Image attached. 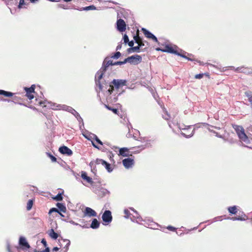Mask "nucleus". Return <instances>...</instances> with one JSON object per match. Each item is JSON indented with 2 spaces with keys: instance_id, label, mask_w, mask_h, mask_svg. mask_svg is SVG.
<instances>
[{
  "instance_id": "nucleus-1",
  "label": "nucleus",
  "mask_w": 252,
  "mask_h": 252,
  "mask_svg": "<svg viewBox=\"0 0 252 252\" xmlns=\"http://www.w3.org/2000/svg\"><path fill=\"white\" fill-rule=\"evenodd\" d=\"M233 128L235 129L239 138L241 141L246 144H250V140L248 136L246 135L244 128L241 126L234 125Z\"/></svg>"
},
{
  "instance_id": "nucleus-2",
  "label": "nucleus",
  "mask_w": 252,
  "mask_h": 252,
  "mask_svg": "<svg viewBox=\"0 0 252 252\" xmlns=\"http://www.w3.org/2000/svg\"><path fill=\"white\" fill-rule=\"evenodd\" d=\"M106 71L103 70L101 67L99 70L97 71L95 75V83L100 91H102V83L101 80L104 78L105 73Z\"/></svg>"
},
{
  "instance_id": "nucleus-3",
  "label": "nucleus",
  "mask_w": 252,
  "mask_h": 252,
  "mask_svg": "<svg viewBox=\"0 0 252 252\" xmlns=\"http://www.w3.org/2000/svg\"><path fill=\"white\" fill-rule=\"evenodd\" d=\"M62 109L68 112L71 113L72 114L74 115L75 118L77 119L78 121L79 122L80 124H82V125L84 126V122L83 119L80 116V114L73 108L70 106H66V105H63L62 106Z\"/></svg>"
},
{
  "instance_id": "nucleus-4",
  "label": "nucleus",
  "mask_w": 252,
  "mask_h": 252,
  "mask_svg": "<svg viewBox=\"0 0 252 252\" xmlns=\"http://www.w3.org/2000/svg\"><path fill=\"white\" fill-rule=\"evenodd\" d=\"M101 218L103 222L105 223H103V224L106 225V224L111 222L113 220V217L111 211L108 210L104 211Z\"/></svg>"
},
{
  "instance_id": "nucleus-5",
  "label": "nucleus",
  "mask_w": 252,
  "mask_h": 252,
  "mask_svg": "<svg viewBox=\"0 0 252 252\" xmlns=\"http://www.w3.org/2000/svg\"><path fill=\"white\" fill-rule=\"evenodd\" d=\"M127 81L125 79H114L111 81V84L113 87L118 90L121 87L126 85Z\"/></svg>"
},
{
  "instance_id": "nucleus-6",
  "label": "nucleus",
  "mask_w": 252,
  "mask_h": 252,
  "mask_svg": "<svg viewBox=\"0 0 252 252\" xmlns=\"http://www.w3.org/2000/svg\"><path fill=\"white\" fill-rule=\"evenodd\" d=\"M156 50L160 51H162V52H166L168 53L174 54L178 56H181L179 52L174 50V49L172 46L168 44L165 45L164 49L157 48L156 49Z\"/></svg>"
},
{
  "instance_id": "nucleus-7",
  "label": "nucleus",
  "mask_w": 252,
  "mask_h": 252,
  "mask_svg": "<svg viewBox=\"0 0 252 252\" xmlns=\"http://www.w3.org/2000/svg\"><path fill=\"white\" fill-rule=\"evenodd\" d=\"M95 162L97 164H101L104 166L108 172L111 173L112 172L113 168L112 167L111 164L105 160L102 159L97 158Z\"/></svg>"
},
{
  "instance_id": "nucleus-8",
  "label": "nucleus",
  "mask_w": 252,
  "mask_h": 252,
  "mask_svg": "<svg viewBox=\"0 0 252 252\" xmlns=\"http://www.w3.org/2000/svg\"><path fill=\"white\" fill-rule=\"evenodd\" d=\"M141 30L146 37L151 39L157 43L158 42L157 37L149 30L144 28H142Z\"/></svg>"
},
{
  "instance_id": "nucleus-9",
  "label": "nucleus",
  "mask_w": 252,
  "mask_h": 252,
  "mask_svg": "<svg viewBox=\"0 0 252 252\" xmlns=\"http://www.w3.org/2000/svg\"><path fill=\"white\" fill-rule=\"evenodd\" d=\"M18 244L22 250L30 249L31 248V246L27 241L26 238L24 236H20L19 237Z\"/></svg>"
},
{
  "instance_id": "nucleus-10",
  "label": "nucleus",
  "mask_w": 252,
  "mask_h": 252,
  "mask_svg": "<svg viewBox=\"0 0 252 252\" xmlns=\"http://www.w3.org/2000/svg\"><path fill=\"white\" fill-rule=\"evenodd\" d=\"M116 25L117 29L120 32H123L126 30V24L122 19L117 20Z\"/></svg>"
},
{
  "instance_id": "nucleus-11",
  "label": "nucleus",
  "mask_w": 252,
  "mask_h": 252,
  "mask_svg": "<svg viewBox=\"0 0 252 252\" xmlns=\"http://www.w3.org/2000/svg\"><path fill=\"white\" fill-rule=\"evenodd\" d=\"M84 217H96V212L90 207H86L83 211Z\"/></svg>"
},
{
  "instance_id": "nucleus-12",
  "label": "nucleus",
  "mask_w": 252,
  "mask_h": 252,
  "mask_svg": "<svg viewBox=\"0 0 252 252\" xmlns=\"http://www.w3.org/2000/svg\"><path fill=\"white\" fill-rule=\"evenodd\" d=\"M58 242L61 247L64 245V248L65 249V252L68 250L69 247L70 245V241L69 240L63 239V237H61V238L58 239Z\"/></svg>"
},
{
  "instance_id": "nucleus-13",
  "label": "nucleus",
  "mask_w": 252,
  "mask_h": 252,
  "mask_svg": "<svg viewBox=\"0 0 252 252\" xmlns=\"http://www.w3.org/2000/svg\"><path fill=\"white\" fill-rule=\"evenodd\" d=\"M130 57V63L131 64L137 65L142 62V57L139 55H134Z\"/></svg>"
},
{
  "instance_id": "nucleus-14",
  "label": "nucleus",
  "mask_w": 252,
  "mask_h": 252,
  "mask_svg": "<svg viewBox=\"0 0 252 252\" xmlns=\"http://www.w3.org/2000/svg\"><path fill=\"white\" fill-rule=\"evenodd\" d=\"M122 162L124 166L126 169H129L132 167V165L134 163V161L133 159L128 158L124 159L122 161Z\"/></svg>"
},
{
  "instance_id": "nucleus-15",
  "label": "nucleus",
  "mask_w": 252,
  "mask_h": 252,
  "mask_svg": "<svg viewBox=\"0 0 252 252\" xmlns=\"http://www.w3.org/2000/svg\"><path fill=\"white\" fill-rule=\"evenodd\" d=\"M59 151L63 155L70 156L72 155L73 152L71 149L65 146H61L59 149Z\"/></svg>"
},
{
  "instance_id": "nucleus-16",
  "label": "nucleus",
  "mask_w": 252,
  "mask_h": 252,
  "mask_svg": "<svg viewBox=\"0 0 252 252\" xmlns=\"http://www.w3.org/2000/svg\"><path fill=\"white\" fill-rule=\"evenodd\" d=\"M107 59H108V58L106 57L104 59V61L103 62L102 65L101 66L102 69H103V70H105V71L107 70L108 67L110 65H114V63L113 62V61L112 60H108L107 61Z\"/></svg>"
},
{
  "instance_id": "nucleus-17",
  "label": "nucleus",
  "mask_w": 252,
  "mask_h": 252,
  "mask_svg": "<svg viewBox=\"0 0 252 252\" xmlns=\"http://www.w3.org/2000/svg\"><path fill=\"white\" fill-rule=\"evenodd\" d=\"M81 177L84 180L86 181L87 183L90 184H92L93 183H94L92 178L88 176V174L86 172L81 171Z\"/></svg>"
},
{
  "instance_id": "nucleus-18",
  "label": "nucleus",
  "mask_w": 252,
  "mask_h": 252,
  "mask_svg": "<svg viewBox=\"0 0 252 252\" xmlns=\"http://www.w3.org/2000/svg\"><path fill=\"white\" fill-rule=\"evenodd\" d=\"M111 81L110 80L108 79L106 75L104 76V78L101 80L102 83V90L103 88L105 87L107 88V87H112V85L111 84Z\"/></svg>"
},
{
  "instance_id": "nucleus-19",
  "label": "nucleus",
  "mask_w": 252,
  "mask_h": 252,
  "mask_svg": "<svg viewBox=\"0 0 252 252\" xmlns=\"http://www.w3.org/2000/svg\"><path fill=\"white\" fill-rule=\"evenodd\" d=\"M98 188L99 189L98 191H97L96 194H97L100 197H103L109 193V191L105 188L101 187H98Z\"/></svg>"
},
{
  "instance_id": "nucleus-20",
  "label": "nucleus",
  "mask_w": 252,
  "mask_h": 252,
  "mask_svg": "<svg viewBox=\"0 0 252 252\" xmlns=\"http://www.w3.org/2000/svg\"><path fill=\"white\" fill-rule=\"evenodd\" d=\"M129 149L126 147L121 148L119 149V155L124 157H127L131 155L128 153Z\"/></svg>"
},
{
  "instance_id": "nucleus-21",
  "label": "nucleus",
  "mask_w": 252,
  "mask_h": 252,
  "mask_svg": "<svg viewBox=\"0 0 252 252\" xmlns=\"http://www.w3.org/2000/svg\"><path fill=\"white\" fill-rule=\"evenodd\" d=\"M100 226V222L96 219H93L91 225H90V228L92 229H97Z\"/></svg>"
},
{
  "instance_id": "nucleus-22",
  "label": "nucleus",
  "mask_w": 252,
  "mask_h": 252,
  "mask_svg": "<svg viewBox=\"0 0 252 252\" xmlns=\"http://www.w3.org/2000/svg\"><path fill=\"white\" fill-rule=\"evenodd\" d=\"M245 94L250 102V109L252 113V92L251 91L246 92Z\"/></svg>"
},
{
  "instance_id": "nucleus-23",
  "label": "nucleus",
  "mask_w": 252,
  "mask_h": 252,
  "mask_svg": "<svg viewBox=\"0 0 252 252\" xmlns=\"http://www.w3.org/2000/svg\"><path fill=\"white\" fill-rule=\"evenodd\" d=\"M48 235L54 240H56L59 236V234L53 228L49 230Z\"/></svg>"
},
{
  "instance_id": "nucleus-24",
  "label": "nucleus",
  "mask_w": 252,
  "mask_h": 252,
  "mask_svg": "<svg viewBox=\"0 0 252 252\" xmlns=\"http://www.w3.org/2000/svg\"><path fill=\"white\" fill-rule=\"evenodd\" d=\"M56 206L57 207V208L60 212H62L63 213L66 212V208L63 203L58 202L56 204Z\"/></svg>"
},
{
  "instance_id": "nucleus-25",
  "label": "nucleus",
  "mask_w": 252,
  "mask_h": 252,
  "mask_svg": "<svg viewBox=\"0 0 252 252\" xmlns=\"http://www.w3.org/2000/svg\"><path fill=\"white\" fill-rule=\"evenodd\" d=\"M35 85L34 84L32 85L30 87H24V90L27 94L29 93H35Z\"/></svg>"
},
{
  "instance_id": "nucleus-26",
  "label": "nucleus",
  "mask_w": 252,
  "mask_h": 252,
  "mask_svg": "<svg viewBox=\"0 0 252 252\" xmlns=\"http://www.w3.org/2000/svg\"><path fill=\"white\" fill-rule=\"evenodd\" d=\"M0 95H2L6 97H11L13 95V93L3 90H0Z\"/></svg>"
},
{
  "instance_id": "nucleus-27",
  "label": "nucleus",
  "mask_w": 252,
  "mask_h": 252,
  "mask_svg": "<svg viewBox=\"0 0 252 252\" xmlns=\"http://www.w3.org/2000/svg\"><path fill=\"white\" fill-rule=\"evenodd\" d=\"M95 9H96V7L94 5H89L88 6L81 7V8H80V9H79V10H80V11H83V10L88 11V10H95Z\"/></svg>"
},
{
  "instance_id": "nucleus-28",
  "label": "nucleus",
  "mask_w": 252,
  "mask_h": 252,
  "mask_svg": "<svg viewBox=\"0 0 252 252\" xmlns=\"http://www.w3.org/2000/svg\"><path fill=\"white\" fill-rule=\"evenodd\" d=\"M227 210L228 212L231 214L235 215L237 212V208L236 206H230L228 207Z\"/></svg>"
},
{
  "instance_id": "nucleus-29",
  "label": "nucleus",
  "mask_w": 252,
  "mask_h": 252,
  "mask_svg": "<svg viewBox=\"0 0 252 252\" xmlns=\"http://www.w3.org/2000/svg\"><path fill=\"white\" fill-rule=\"evenodd\" d=\"M145 45L143 42H140L138 43V45L136 46H134L133 48L134 49L135 52L136 53H139L140 48L143 47Z\"/></svg>"
},
{
  "instance_id": "nucleus-30",
  "label": "nucleus",
  "mask_w": 252,
  "mask_h": 252,
  "mask_svg": "<svg viewBox=\"0 0 252 252\" xmlns=\"http://www.w3.org/2000/svg\"><path fill=\"white\" fill-rule=\"evenodd\" d=\"M91 185L92 186L93 191L96 194L99 189L98 187H100V185L98 184H95L94 182Z\"/></svg>"
},
{
  "instance_id": "nucleus-31",
  "label": "nucleus",
  "mask_w": 252,
  "mask_h": 252,
  "mask_svg": "<svg viewBox=\"0 0 252 252\" xmlns=\"http://www.w3.org/2000/svg\"><path fill=\"white\" fill-rule=\"evenodd\" d=\"M33 204V201L32 199H29L28 201L27 204V210L30 211L32 209Z\"/></svg>"
},
{
  "instance_id": "nucleus-32",
  "label": "nucleus",
  "mask_w": 252,
  "mask_h": 252,
  "mask_svg": "<svg viewBox=\"0 0 252 252\" xmlns=\"http://www.w3.org/2000/svg\"><path fill=\"white\" fill-rule=\"evenodd\" d=\"M53 198L54 200L57 201H62L63 199V194L62 193H59Z\"/></svg>"
},
{
  "instance_id": "nucleus-33",
  "label": "nucleus",
  "mask_w": 252,
  "mask_h": 252,
  "mask_svg": "<svg viewBox=\"0 0 252 252\" xmlns=\"http://www.w3.org/2000/svg\"><path fill=\"white\" fill-rule=\"evenodd\" d=\"M93 139H94L98 144L102 145L103 142L98 138L96 135L92 134Z\"/></svg>"
},
{
  "instance_id": "nucleus-34",
  "label": "nucleus",
  "mask_w": 252,
  "mask_h": 252,
  "mask_svg": "<svg viewBox=\"0 0 252 252\" xmlns=\"http://www.w3.org/2000/svg\"><path fill=\"white\" fill-rule=\"evenodd\" d=\"M46 155L48 156V157H49L51 159L52 162H55L57 161V158L55 157H54L52 154H51V153L49 152H47Z\"/></svg>"
},
{
  "instance_id": "nucleus-35",
  "label": "nucleus",
  "mask_w": 252,
  "mask_h": 252,
  "mask_svg": "<svg viewBox=\"0 0 252 252\" xmlns=\"http://www.w3.org/2000/svg\"><path fill=\"white\" fill-rule=\"evenodd\" d=\"M105 107L107 109L112 111L113 112V113H114L115 114H117L118 113V110L117 108L111 107L107 105H105Z\"/></svg>"
},
{
  "instance_id": "nucleus-36",
  "label": "nucleus",
  "mask_w": 252,
  "mask_h": 252,
  "mask_svg": "<svg viewBox=\"0 0 252 252\" xmlns=\"http://www.w3.org/2000/svg\"><path fill=\"white\" fill-rule=\"evenodd\" d=\"M121 53L119 51H117L111 56V58L114 59H118L121 57Z\"/></svg>"
},
{
  "instance_id": "nucleus-37",
  "label": "nucleus",
  "mask_w": 252,
  "mask_h": 252,
  "mask_svg": "<svg viewBox=\"0 0 252 252\" xmlns=\"http://www.w3.org/2000/svg\"><path fill=\"white\" fill-rule=\"evenodd\" d=\"M163 111L164 112V114L162 115V117L164 119L167 120L170 119V116L167 111L165 110H163Z\"/></svg>"
},
{
  "instance_id": "nucleus-38",
  "label": "nucleus",
  "mask_w": 252,
  "mask_h": 252,
  "mask_svg": "<svg viewBox=\"0 0 252 252\" xmlns=\"http://www.w3.org/2000/svg\"><path fill=\"white\" fill-rule=\"evenodd\" d=\"M92 134L93 133H89V135H88L87 134H83V135L87 140L92 141V139H93Z\"/></svg>"
},
{
  "instance_id": "nucleus-39",
  "label": "nucleus",
  "mask_w": 252,
  "mask_h": 252,
  "mask_svg": "<svg viewBox=\"0 0 252 252\" xmlns=\"http://www.w3.org/2000/svg\"><path fill=\"white\" fill-rule=\"evenodd\" d=\"M123 39L124 40V44H127V43H128L129 41L128 35L126 34H125L123 36Z\"/></svg>"
},
{
  "instance_id": "nucleus-40",
  "label": "nucleus",
  "mask_w": 252,
  "mask_h": 252,
  "mask_svg": "<svg viewBox=\"0 0 252 252\" xmlns=\"http://www.w3.org/2000/svg\"><path fill=\"white\" fill-rule=\"evenodd\" d=\"M181 134L185 137L186 138H190L191 137H192L193 134H194V130H192V131L191 132V133L189 135H187L184 132H182L181 133Z\"/></svg>"
},
{
  "instance_id": "nucleus-41",
  "label": "nucleus",
  "mask_w": 252,
  "mask_h": 252,
  "mask_svg": "<svg viewBox=\"0 0 252 252\" xmlns=\"http://www.w3.org/2000/svg\"><path fill=\"white\" fill-rule=\"evenodd\" d=\"M25 4L26 3L24 0H20L19 4L18 5V8L19 9H21L22 8L23 5H25Z\"/></svg>"
},
{
  "instance_id": "nucleus-42",
  "label": "nucleus",
  "mask_w": 252,
  "mask_h": 252,
  "mask_svg": "<svg viewBox=\"0 0 252 252\" xmlns=\"http://www.w3.org/2000/svg\"><path fill=\"white\" fill-rule=\"evenodd\" d=\"M124 213L126 215L125 216V218L126 219H128L129 218V216L131 215L129 211L127 209L124 210Z\"/></svg>"
},
{
  "instance_id": "nucleus-43",
  "label": "nucleus",
  "mask_w": 252,
  "mask_h": 252,
  "mask_svg": "<svg viewBox=\"0 0 252 252\" xmlns=\"http://www.w3.org/2000/svg\"><path fill=\"white\" fill-rule=\"evenodd\" d=\"M130 209L137 215L136 217L133 216L134 218H136V219L139 220L141 219L140 216L138 215V212L136 210H135L132 207L130 208Z\"/></svg>"
},
{
  "instance_id": "nucleus-44",
  "label": "nucleus",
  "mask_w": 252,
  "mask_h": 252,
  "mask_svg": "<svg viewBox=\"0 0 252 252\" xmlns=\"http://www.w3.org/2000/svg\"><path fill=\"white\" fill-rule=\"evenodd\" d=\"M231 220H241V221H243V220H245V219H244V218H242V217H232Z\"/></svg>"
},
{
  "instance_id": "nucleus-45",
  "label": "nucleus",
  "mask_w": 252,
  "mask_h": 252,
  "mask_svg": "<svg viewBox=\"0 0 252 252\" xmlns=\"http://www.w3.org/2000/svg\"><path fill=\"white\" fill-rule=\"evenodd\" d=\"M59 212V211L58 210V208H52L50 209L49 211V214H51V213H52L53 212H56V213H58Z\"/></svg>"
},
{
  "instance_id": "nucleus-46",
  "label": "nucleus",
  "mask_w": 252,
  "mask_h": 252,
  "mask_svg": "<svg viewBox=\"0 0 252 252\" xmlns=\"http://www.w3.org/2000/svg\"><path fill=\"white\" fill-rule=\"evenodd\" d=\"M114 91V88L112 86V87H110V88L107 91V93L108 95H111Z\"/></svg>"
},
{
  "instance_id": "nucleus-47",
  "label": "nucleus",
  "mask_w": 252,
  "mask_h": 252,
  "mask_svg": "<svg viewBox=\"0 0 252 252\" xmlns=\"http://www.w3.org/2000/svg\"><path fill=\"white\" fill-rule=\"evenodd\" d=\"M26 96L30 99L32 100L34 98V96L33 94H32L31 93L27 94H26Z\"/></svg>"
},
{
  "instance_id": "nucleus-48",
  "label": "nucleus",
  "mask_w": 252,
  "mask_h": 252,
  "mask_svg": "<svg viewBox=\"0 0 252 252\" xmlns=\"http://www.w3.org/2000/svg\"><path fill=\"white\" fill-rule=\"evenodd\" d=\"M203 75H204V74H203V73H199V74H196L195 76V78L198 79H200L203 77Z\"/></svg>"
},
{
  "instance_id": "nucleus-49",
  "label": "nucleus",
  "mask_w": 252,
  "mask_h": 252,
  "mask_svg": "<svg viewBox=\"0 0 252 252\" xmlns=\"http://www.w3.org/2000/svg\"><path fill=\"white\" fill-rule=\"evenodd\" d=\"M34 252H50V248L49 247H46L45 250L42 251H37L36 250H34Z\"/></svg>"
},
{
  "instance_id": "nucleus-50",
  "label": "nucleus",
  "mask_w": 252,
  "mask_h": 252,
  "mask_svg": "<svg viewBox=\"0 0 252 252\" xmlns=\"http://www.w3.org/2000/svg\"><path fill=\"white\" fill-rule=\"evenodd\" d=\"M6 249L8 252H12L10 250V245L8 241L6 242Z\"/></svg>"
},
{
  "instance_id": "nucleus-51",
  "label": "nucleus",
  "mask_w": 252,
  "mask_h": 252,
  "mask_svg": "<svg viewBox=\"0 0 252 252\" xmlns=\"http://www.w3.org/2000/svg\"><path fill=\"white\" fill-rule=\"evenodd\" d=\"M134 40H131V41H128V42L127 43V44H128V45L130 47H134Z\"/></svg>"
},
{
  "instance_id": "nucleus-52",
  "label": "nucleus",
  "mask_w": 252,
  "mask_h": 252,
  "mask_svg": "<svg viewBox=\"0 0 252 252\" xmlns=\"http://www.w3.org/2000/svg\"><path fill=\"white\" fill-rule=\"evenodd\" d=\"M127 53L129 54L135 52L133 47H130L127 49Z\"/></svg>"
},
{
  "instance_id": "nucleus-53",
  "label": "nucleus",
  "mask_w": 252,
  "mask_h": 252,
  "mask_svg": "<svg viewBox=\"0 0 252 252\" xmlns=\"http://www.w3.org/2000/svg\"><path fill=\"white\" fill-rule=\"evenodd\" d=\"M167 229L171 231H175L176 228L172 226L169 225L167 227Z\"/></svg>"
},
{
  "instance_id": "nucleus-54",
  "label": "nucleus",
  "mask_w": 252,
  "mask_h": 252,
  "mask_svg": "<svg viewBox=\"0 0 252 252\" xmlns=\"http://www.w3.org/2000/svg\"><path fill=\"white\" fill-rule=\"evenodd\" d=\"M133 38L135 43L138 44L140 42L139 40V37H138L136 35H134Z\"/></svg>"
},
{
  "instance_id": "nucleus-55",
  "label": "nucleus",
  "mask_w": 252,
  "mask_h": 252,
  "mask_svg": "<svg viewBox=\"0 0 252 252\" xmlns=\"http://www.w3.org/2000/svg\"><path fill=\"white\" fill-rule=\"evenodd\" d=\"M180 55H181V56H180V57H182L183 58L186 59L188 61H193V60L192 59L188 57L187 56H185V55H184L183 54L180 53Z\"/></svg>"
},
{
  "instance_id": "nucleus-56",
  "label": "nucleus",
  "mask_w": 252,
  "mask_h": 252,
  "mask_svg": "<svg viewBox=\"0 0 252 252\" xmlns=\"http://www.w3.org/2000/svg\"><path fill=\"white\" fill-rule=\"evenodd\" d=\"M41 243L43 245V246L45 247V248L46 247H47V242L46 241V240L44 239V238H43L42 240H41Z\"/></svg>"
},
{
  "instance_id": "nucleus-57",
  "label": "nucleus",
  "mask_w": 252,
  "mask_h": 252,
  "mask_svg": "<svg viewBox=\"0 0 252 252\" xmlns=\"http://www.w3.org/2000/svg\"><path fill=\"white\" fill-rule=\"evenodd\" d=\"M130 57H127V58H126V59H125L123 61V64H125V63H130Z\"/></svg>"
},
{
  "instance_id": "nucleus-58",
  "label": "nucleus",
  "mask_w": 252,
  "mask_h": 252,
  "mask_svg": "<svg viewBox=\"0 0 252 252\" xmlns=\"http://www.w3.org/2000/svg\"><path fill=\"white\" fill-rule=\"evenodd\" d=\"M124 64L123 61H117L114 63V65H122Z\"/></svg>"
},
{
  "instance_id": "nucleus-59",
  "label": "nucleus",
  "mask_w": 252,
  "mask_h": 252,
  "mask_svg": "<svg viewBox=\"0 0 252 252\" xmlns=\"http://www.w3.org/2000/svg\"><path fill=\"white\" fill-rule=\"evenodd\" d=\"M69 222L71 224L75 225H79V224L75 222V221H74L72 220L69 221Z\"/></svg>"
},
{
  "instance_id": "nucleus-60",
  "label": "nucleus",
  "mask_w": 252,
  "mask_h": 252,
  "mask_svg": "<svg viewBox=\"0 0 252 252\" xmlns=\"http://www.w3.org/2000/svg\"><path fill=\"white\" fill-rule=\"evenodd\" d=\"M79 226L82 227L83 228H90V226H88L87 224L83 225L79 224Z\"/></svg>"
},
{
  "instance_id": "nucleus-61",
  "label": "nucleus",
  "mask_w": 252,
  "mask_h": 252,
  "mask_svg": "<svg viewBox=\"0 0 252 252\" xmlns=\"http://www.w3.org/2000/svg\"><path fill=\"white\" fill-rule=\"evenodd\" d=\"M92 145L95 148L97 149H99V146H98L97 145H96L94 142L92 141Z\"/></svg>"
},
{
  "instance_id": "nucleus-62",
  "label": "nucleus",
  "mask_w": 252,
  "mask_h": 252,
  "mask_svg": "<svg viewBox=\"0 0 252 252\" xmlns=\"http://www.w3.org/2000/svg\"><path fill=\"white\" fill-rule=\"evenodd\" d=\"M122 44H118L117 45V46L116 47V50L118 51V50H120L121 48H122Z\"/></svg>"
},
{
  "instance_id": "nucleus-63",
  "label": "nucleus",
  "mask_w": 252,
  "mask_h": 252,
  "mask_svg": "<svg viewBox=\"0 0 252 252\" xmlns=\"http://www.w3.org/2000/svg\"><path fill=\"white\" fill-rule=\"evenodd\" d=\"M60 248L57 247H55L53 249V251L54 252H57L59 250Z\"/></svg>"
},
{
  "instance_id": "nucleus-64",
  "label": "nucleus",
  "mask_w": 252,
  "mask_h": 252,
  "mask_svg": "<svg viewBox=\"0 0 252 252\" xmlns=\"http://www.w3.org/2000/svg\"><path fill=\"white\" fill-rule=\"evenodd\" d=\"M237 70L238 71H241V72H244V68L243 67H240V68L238 67L237 68Z\"/></svg>"
}]
</instances>
